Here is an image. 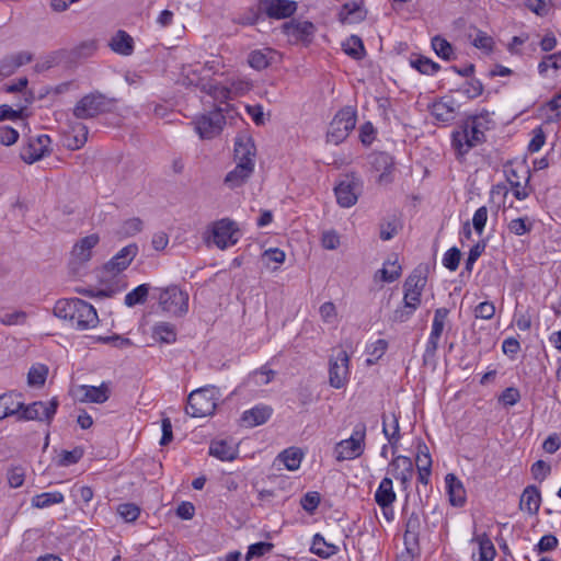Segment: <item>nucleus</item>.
<instances>
[{
    "instance_id": "13",
    "label": "nucleus",
    "mask_w": 561,
    "mask_h": 561,
    "mask_svg": "<svg viewBox=\"0 0 561 561\" xmlns=\"http://www.w3.org/2000/svg\"><path fill=\"white\" fill-rule=\"evenodd\" d=\"M57 410V402L50 400L47 402L36 401L28 405L23 403L21 419L24 421H49L54 417Z\"/></svg>"
},
{
    "instance_id": "1",
    "label": "nucleus",
    "mask_w": 561,
    "mask_h": 561,
    "mask_svg": "<svg viewBox=\"0 0 561 561\" xmlns=\"http://www.w3.org/2000/svg\"><path fill=\"white\" fill-rule=\"evenodd\" d=\"M54 314L68 320L78 330H89L99 323L95 308L79 298L60 299L54 307Z\"/></svg>"
},
{
    "instance_id": "50",
    "label": "nucleus",
    "mask_w": 561,
    "mask_h": 561,
    "mask_svg": "<svg viewBox=\"0 0 561 561\" xmlns=\"http://www.w3.org/2000/svg\"><path fill=\"white\" fill-rule=\"evenodd\" d=\"M549 68L554 70L561 69V51L547 55L538 64V72L540 76H546Z\"/></svg>"
},
{
    "instance_id": "44",
    "label": "nucleus",
    "mask_w": 561,
    "mask_h": 561,
    "mask_svg": "<svg viewBox=\"0 0 561 561\" xmlns=\"http://www.w3.org/2000/svg\"><path fill=\"white\" fill-rule=\"evenodd\" d=\"M150 289L149 284H141L129 291L124 299V302L127 307H134L136 305L144 304L148 297Z\"/></svg>"
},
{
    "instance_id": "48",
    "label": "nucleus",
    "mask_w": 561,
    "mask_h": 561,
    "mask_svg": "<svg viewBox=\"0 0 561 561\" xmlns=\"http://www.w3.org/2000/svg\"><path fill=\"white\" fill-rule=\"evenodd\" d=\"M401 275V266L397 262H387L383 267L379 270L376 276H379L382 282L392 283Z\"/></svg>"
},
{
    "instance_id": "37",
    "label": "nucleus",
    "mask_w": 561,
    "mask_h": 561,
    "mask_svg": "<svg viewBox=\"0 0 561 561\" xmlns=\"http://www.w3.org/2000/svg\"><path fill=\"white\" fill-rule=\"evenodd\" d=\"M152 336L162 343H173L176 340L175 327L169 322H159L152 329Z\"/></svg>"
},
{
    "instance_id": "58",
    "label": "nucleus",
    "mask_w": 561,
    "mask_h": 561,
    "mask_svg": "<svg viewBox=\"0 0 561 561\" xmlns=\"http://www.w3.org/2000/svg\"><path fill=\"white\" fill-rule=\"evenodd\" d=\"M460 256H461V253L459 251V249L457 248H451L449 249L445 254H444V257H443V265L448 268L449 271H456L459 266V261H460Z\"/></svg>"
},
{
    "instance_id": "5",
    "label": "nucleus",
    "mask_w": 561,
    "mask_h": 561,
    "mask_svg": "<svg viewBox=\"0 0 561 561\" xmlns=\"http://www.w3.org/2000/svg\"><path fill=\"white\" fill-rule=\"evenodd\" d=\"M161 309L173 316H183L188 311V294L172 285L163 288L159 295Z\"/></svg>"
},
{
    "instance_id": "31",
    "label": "nucleus",
    "mask_w": 561,
    "mask_h": 561,
    "mask_svg": "<svg viewBox=\"0 0 561 561\" xmlns=\"http://www.w3.org/2000/svg\"><path fill=\"white\" fill-rule=\"evenodd\" d=\"M540 492L535 485H528L522 493L519 508L534 515L540 507Z\"/></svg>"
},
{
    "instance_id": "63",
    "label": "nucleus",
    "mask_w": 561,
    "mask_h": 561,
    "mask_svg": "<svg viewBox=\"0 0 561 561\" xmlns=\"http://www.w3.org/2000/svg\"><path fill=\"white\" fill-rule=\"evenodd\" d=\"M142 229V221L139 218H130L121 227V234L130 237L135 236L136 233L140 232Z\"/></svg>"
},
{
    "instance_id": "62",
    "label": "nucleus",
    "mask_w": 561,
    "mask_h": 561,
    "mask_svg": "<svg viewBox=\"0 0 561 561\" xmlns=\"http://www.w3.org/2000/svg\"><path fill=\"white\" fill-rule=\"evenodd\" d=\"M7 477L11 488H20L24 482L25 470L22 467H13L9 469Z\"/></svg>"
},
{
    "instance_id": "33",
    "label": "nucleus",
    "mask_w": 561,
    "mask_h": 561,
    "mask_svg": "<svg viewBox=\"0 0 561 561\" xmlns=\"http://www.w3.org/2000/svg\"><path fill=\"white\" fill-rule=\"evenodd\" d=\"M254 168L249 167V163H238L233 170H231L225 178V183L231 187L241 186L253 173Z\"/></svg>"
},
{
    "instance_id": "64",
    "label": "nucleus",
    "mask_w": 561,
    "mask_h": 561,
    "mask_svg": "<svg viewBox=\"0 0 561 561\" xmlns=\"http://www.w3.org/2000/svg\"><path fill=\"white\" fill-rule=\"evenodd\" d=\"M495 313V306L491 301L480 302L474 309L476 318L490 320Z\"/></svg>"
},
{
    "instance_id": "61",
    "label": "nucleus",
    "mask_w": 561,
    "mask_h": 561,
    "mask_svg": "<svg viewBox=\"0 0 561 561\" xmlns=\"http://www.w3.org/2000/svg\"><path fill=\"white\" fill-rule=\"evenodd\" d=\"M98 49V43L94 39L82 42L75 48V54L79 58H88Z\"/></svg>"
},
{
    "instance_id": "23",
    "label": "nucleus",
    "mask_w": 561,
    "mask_h": 561,
    "mask_svg": "<svg viewBox=\"0 0 561 561\" xmlns=\"http://www.w3.org/2000/svg\"><path fill=\"white\" fill-rule=\"evenodd\" d=\"M284 32L296 41H309L316 31L314 25L309 21H290L283 25Z\"/></svg>"
},
{
    "instance_id": "18",
    "label": "nucleus",
    "mask_w": 561,
    "mask_h": 561,
    "mask_svg": "<svg viewBox=\"0 0 561 561\" xmlns=\"http://www.w3.org/2000/svg\"><path fill=\"white\" fill-rule=\"evenodd\" d=\"M32 60L33 54L27 50H21L4 56L0 60V76L2 80L12 76L20 67L30 64Z\"/></svg>"
},
{
    "instance_id": "30",
    "label": "nucleus",
    "mask_w": 561,
    "mask_h": 561,
    "mask_svg": "<svg viewBox=\"0 0 561 561\" xmlns=\"http://www.w3.org/2000/svg\"><path fill=\"white\" fill-rule=\"evenodd\" d=\"M394 500L396 493L393 491L392 480L390 478H383L375 492V501L383 510L385 515H387L386 510L391 506Z\"/></svg>"
},
{
    "instance_id": "34",
    "label": "nucleus",
    "mask_w": 561,
    "mask_h": 561,
    "mask_svg": "<svg viewBox=\"0 0 561 561\" xmlns=\"http://www.w3.org/2000/svg\"><path fill=\"white\" fill-rule=\"evenodd\" d=\"M34 101L33 92L24 93V102L18 104V108L14 110L10 105L3 104L0 105V122L5 119L15 121L22 118L23 112L26 110L27 105L32 104Z\"/></svg>"
},
{
    "instance_id": "15",
    "label": "nucleus",
    "mask_w": 561,
    "mask_h": 561,
    "mask_svg": "<svg viewBox=\"0 0 561 561\" xmlns=\"http://www.w3.org/2000/svg\"><path fill=\"white\" fill-rule=\"evenodd\" d=\"M137 253L138 247L135 243L124 247L104 265V272L111 277L116 276L130 265Z\"/></svg>"
},
{
    "instance_id": "55",
    "label": "nucleus",
    "mask_w": 561,
    "mask_h": 561,
    "mask_svg": "<svg viewBox=\"0 0 561 561\" xmlns=\"http://www.w3.org/2000/svg\"><path fill=\"white\" fill-rule=\"evenodd\" d=\"M374 164L376 167H383V172L379 175V182L386 181L393 165L392 158L387 153L380 152L375 156Z\"/></svg>"
},
{
    "instance_id": "21",
    "label": "nucleus",
    "mask_w": 561,
    "mask_h": 561,
    "mask_svg": "<svg viewBox=\"0 0 561 561\" xmlns=\"http://www.w3.org/2000/svg\"><path fill=\"white\" fill-rule=\"evenodd\" d=\"M255 146L253 140L248 136H239L234 141V158L238 163H249L254 168Z\"/></svg>"
},
{
    "instance_id": "57",
    "label": "nucleus",
    "mask_w": 561,
    "mask_h": 561,
    "mask_svg": "<svg viewBox=\"0 0 561 561\" xmlns=\"http://www.w3.org/2000/svg\"><path fill=\"white\" fill-rule=\"evenodd\" d=\"M520 399V392L515 387L506 388L499 397V402L504 407L516 404Z\"/></svg>"
},
{
    "instance_id": "46",
    "label": "nucleus",
    "mask_w": 561,
    "mask_h": 561,
    "mask_svg": "<svg viewBox=\"0 0 561 561\" xmlns=\"http://www.w3.org/2000/svg\"><path fill=\"white\" fill-rule=\"evenodd\" d=\"M471 124H473L484 135L486 130L494 128L495 123L492 118V113L483 110L479 114L468 117Z\"/></svg>"
},
{
    "instance_id": "35",
    "label": "nucleus",
    "mask_w": 561,
    "mask_h": 561,
    "mask_svg": "<svg viewBox=\"0 0 561 561\" xmlns=\"http://www.w3.org/2000/svg\"><path fill=\"white\" fill-rule=\"evenodd\" d=\"M70 133L71 136L67 138V147L71 150L82 148L88 140V127L80 122H76L70 125Z\"/></svg>"
},
{
    "instance_id": "53",
    "label": "nucleus",
    "mask_w": 561,
    "mask_h": 561,
    "mask_svg": "<svg viewBox=\"0 0 561 561\" xmlns=\"http://www.w3.org/2000/svg\"><path fill=\"white\" fill-rule=\"evenodd\" d=\"M117 514L127 523L135 522L139 514L140 508L134 503H123L117 506Z\"/></svg>"
},
{
    "instance_id": "36",
    "label": "nucleus",
    "mask_w": 561,
    "mask_h": 561,
    "mask_svg": "<svg viewBox=\"0 0 561 561\" xmlns=\"http://www.w3.org/2000/svg\"><path fill=\"white\" fill-rule=\"evenodd\" d=\"M302 453L300 449L290 447L282 451L275 461L283 463L289 471H295L300 467Z\"/></svg>"
},
{
    "instance_id": "49",
    "label": "nucleus",
    "mask_w": 561,
    "mask_h": 561,
    "mask_svg": "<svg viewBox=\"0 0 561 561\" xmlns=\"http://www.w3.org/2000/svg\"><path fill=\"white\" fill-rule=\"evenodd\" d=\"M448 314H449V310L447 308L443 307V308H437L435 310L434 319H433V323H432V330H431L430 335H433L435 337L442 336Z\"/></svg>"
},
{
    "instance_id": "45",
    "label": "nucleus",
    "mask_w": 561,
    "mask_h": 561,
    "mask_svg": "<svg viewBox=\"0 0 561 561\" xmlns=\"http://www.w3.org/2000/svg\"><path fill=\"white\" fill-rule=\"evenodd\" d=\"M412 68L416 69L423 75H434L438 71L439 65L434 62L432 59L424 56H416L410 59Z\"/></svg>"
},
{
    "instance_id": "59",
    "label": "nucleus",
    "mask_w": 561,
    "mask_h": 561,
    "mask_svg": "<svg viewBox=\"0 0 561 561\" xmlns=\"http://www.w3.org/2000/svg\"><path fill=\"white\" fill-rule=\"evenodd\" d=\"M209 94L214 98V100L220 101V102L233 99L232 89H230L228 85H222V84L210 85Z\"/></svg>"
},
{
    "instance_id": "39",
    "label": "nucleus",
    "mask_w": 561,
    "mask_h": 561,
    "mask_svg": "<svg viewBox=\"0 0 561 561\" xmlns=\"http://www.w3.org/2000/svg\"><path fill=\"white\" fill-rule=\"evenodd\" d=\"M64 500V494L58 491L45 492L33 496L32 505L36 508H46L54 504H60Z\"/></svg>"
},
{
    "instance_id": "32",
    "label": "nucleus",
    "mask_w": 561,
    "mask_h": 561,
    "mask_svg": "<svg viewBox=\"0 0 561 561\" xmlns=\"http://www.w3.org/2000/svg\"><path fill=\"white\" fill-rule=\"evenodd\" d=\"M431 113L439 122H451L456 116V104L453 100L442 99L432 104Z\"/></svg>"
},
{
    "instance_id": "52",
    "label": "nucleus",
    "mask_w": 561,
    "mask_h": 561,
    "mask_svg": "<svg viewBox=\"0 0 561 561\" xmlns=\"http://www.w3.org/2000/svg\"><path fill=\"white\" fill-rule=\"evenodd\" d=\"M387 347H388V343L386 340H382V339H379V340L375 341L374 343H371L367 347V353L370 357L367 358L366 363L368 365H374L385 354Z\"/></svg>"
},
{
    "instance_id": "51",
    "label": "nucleus",
    "mask_w": 561,
    "mask_h": 561,
    "mask_svg": "<svg viewBox=\"0 0 561 561\" xmlns=\"http://www.w3.org/2000/svg\"><path fill=\"white\" fill-rule=\"evenodd\" d=\"M432 47L437 56L442 57L443 59L449 60L454 55L451 45L440 36L433 37Z\"/></svg>"
},
{
    "instance_id": "19",
    "label": "nucleus",
    "mask_w": 561,
    "mask_h": 561,
    "mask_svg": "<svg viewBox=\"0 0 561 561\" xmlns=\"http://www.w3.org/2000/svg\"><path fill=\"white\" fill-rule=\"evenodd\" d=\"M358 181L354 178L343 180L335 187V196L340 206L351 207L356 204L358 198Z\"/></svg>"
},
{
    "instance_id": "6",
    "label": "nucleus",
    "mask_w": 561,
    "mask_h": 561,
    "mask_svg": "<svg viewBox=\"0 0 561 561\" xmlns=\"http://www.w3.org/2000/svg\"><path fill=\"white\" fill-rule=\"evenodd\" d=\"M485 141V135L481 133L467 118L460 130L453 133V147L460 156H465L473 147Z\"/></svg>"
},
{
    "instance_id": "41",
    "label": "nucleus",
    "mask_w": 561,
    "mask_h": 561,
    "mask_svg": "<svg viewBox=\"0 0 561 561\" xmlns=\"http://www.w3.org/2000/svg\"><path fill=\"white\" fill-rule=\"evenodd\" d=\"M533 227L534 222L527 216L511 219L506 225L507 231L517 237L529 233Z\"/></svg>"
},
{
    "instance_id": "27",
    "label": "nucleus",
    "mask_w": 561,
    "mask_h": 561,
    "mask_svg": "<svg viewBox=\"0 0 561 561\" xmlns=\"http://www.w3.org/2000/svg\"><path fill=\"white\" fill-rule=\"evenodd\" d=\"M365 18L366 10L355 1L346 2L339 12V20L343 24L359 23Z\"/></svg>"
},
{
    "instance_id": "28",
    "label": "nucleus",
    "mask_w": 561,
    "mask_h": 561,
    "mask_svg": "<svg viewBox=\"0 0 561 561\" xmlns=\"http://www.w3.org/2000/svg\"><path fill=\"white\" fill-rule=\"evenodd\" d=\"M391 471L397 480H400L402 484H408L413 477V463L410 458L404 456H398L391 463Z\"/></svg>"
},
{
    "instance_id": "43",
    "label": "nucleus",
    "mask_w": 561,
    "mask_h": 561,
    "mask_svg": "<svg viewBox=\"0 0 561 561\" xmlns=\"http://www.w3.org/2000/svg\"><path fill=\"white\" fill-rule=\"evenodd\" d=\"M343 50L357 60L362 59L365 54L363 41L356 35H352L343 43Z\"/></svg>"
},
{
    "instance_id": "47",
    "label": "nucleus",
    "mask_w": 561,
    "mask_h": 561,
    "mask_svg": "<svg viewBox=\"0 0 561 561\" xmlns=\"http://www.w3.org/2000/svg\"><path fill=\"white\" fill-rule=\"evenodd\" d=\"M84 450L82 447H75L72 450H62L59 454L57 466L69 467L77 463L83 457Z\"/></svg>"
},
{
    "instance_id": "16",
    "label": "nucleus",
    "mask_w": 561,
    "mask_h": 561,
    "mask_svg": "<svg viewBox=\"0 0 561 561\" xmlns=\"http://www.w3.org/2000/svg\"><path fill=\"white\" fill-rule=\"evenodd\" d=\"M261 10L270 18L286 19L295 13L297 4L289 0H261Z\"/></svg>"
},
{
    "instance_id": "22",
    "label": "nucleus",
    "mask_w": 561,
    "mask_h": 561,
    "mask_svg": "<svg viewBox=\"0 0 561 561\" xmlns=\"http://www.w3.org/2000/svg\"><path fill=\"white\" fill-rule=\"evenodd\" d=\"M209 455L222 461H231L238 456V443L233 439L213 440L209 446Z\"/></svg>"
},
{
    "instance_id": "9",
    "label": "nucleus",
    "mask_w": 561,
    "mask_h": 561,
    "mask_svg": "<svg viewBox=\"0 0 561 561\" xmlns=\"http://www.w3.org/2000/svg\"><path fill=\"white\" fill-rule=\"evenodd\" d=\"M50 137L45 134L30 137L21 149L22 160L28 164L41 160L50 153Z\"/></svg>"
},
{
    "instance_id": "11",
    "label": "nucleus",
    "mask_w": 561,
    "mask_h": 561,
    "mask_svg": "<svg viewBox=\"0 0 561 561\" xmlns=\"http://www.w3.org/2000/svg\"><path fill=\"white\" fill-rule=\"evenodd\" d=\"M427 277L421 270H414L404 282L403 302L408 307L417 308L421 304V295L426 285Z\"/></svg>"
},
{
    "instance_id": "26",
    "label": "nucleus",
    "mask_w": 561,
    "mask_h": 561,
    "mask_svg": "<svg viewBox=\"0 0 561 561\" xmlns=\"http://www.w3.org/2000/svg\"><path fill=\"white\" fill-rule=\"evenodd\" d=\"M98 234L92 233L82 238L72 249V256L80 263L88 262L92 256V249L99 243Z\"/></svg>"
},
{
    "instance_id": "56",
    "label": "nucleus",
    "mask_w": 561,
    "mask_h": 561,
    "mask_svg": "<svg viewBox=\"0 0 561 561\" xmlns=\"http://www.w3.org/2000/svg\"><path fill=\"white\" fill-rule=\"evenodd\" d=\"M471 37V44L479 48L483 49L485 51L492 50L493 47V38L489 36L486 33L477 31L474 35H470Z\"/></svg>"
},
{
    "instance_id": "12",
    "label": "nucleus",
    "mask_w": 561,
    "mask_h": 561,
    "mask_svg": "<svg viewBox=\"0 0 561 561\" xmlns=\"http://www.w3.org/2000/svg\"><path fill=\"white\" fill-rule=\"evenodd\" d=\"M237 232L233 221L221 219L213 226L211 240L219 249L225 250L238 242Z\"/></svg>"
},
{
    "instance_id": "42",
    "label": "nucleus",
    "mask_w": 561,
    "mask_h": 561,
    "mask_svg": "<svg viewBox=\"0 0 561 561\" xmlns=\"http://www.w3.org/2000/svg\"><path fill=\"white\" fill-rule=\"evenodd\" d=\"M48 375V368L44 364H34L27 373V383L31 387L44 386Z\"/></svg>"
},
{
    "instance_id": "3",
    "label": "nucleus",
    "mask_w": 561,
    "mask_h": 561,
    "mask_svg": "<svg viewBox=\"0 0 561 561\" xmlns=\"http://www.w3.org/2000/svg\"><path fill=\"white\" fill-rule=\"evenodd\" d=\"M115 105L116 99L95 91L82 96L76 103L72 114L77 119H90L101 114L112 112Z\"/></svg>"
},
{
    "instance_id": "54",
    "label": "nucleus",
    "mask_w": 561,
    "mask_h": 561,
    "mask_svg": "<svg viewBox=\"0 0 561 561\" xmlns=\"http://www.w3.org/2000/svg\"><path fill=\"white\" fill-rule=\"evenodd\" d=\"M516 175L515 169H510L506 171V179L510 182L511 186L513 187V194L518 201H523L529 196V191L526 188V186H522L519 181L513 180L512 176Z\"/></svg>"
},
{
    "instance_id": "38",
    "label": "nucleus",
    "mask_w": 561,
    "mask_h": 561,
    "mask_svg": "<svg viewBox=\"0 0 561 561\" xmlns=\"http://www.w3.org/2000/svg\"><path fill=\"white\" fill-rule=\"evenodd\" d=\"M339 548L335 545L327 542L319 534L314 535L311 546L312 553L327 559L335 554Z\"/></svg>"
},
{
    "instance_id": "29",
    "label": "nucleus",
    "mask_w": 561,
    "mask_h": 561,
    "mask_svg": "<svg viewBox=\"0 0 561 561\" xmlns=\"http://www.w3.org/2000/svg\"><path fill=\"white\" fill-rule=\"evenodd\" d=\"M108 45L114 53L122 56H130L134 53V38L123 30L112 36Z\"/></svg>"
},
{
    "instance_id": "10",
    "label": "nucleus",
    "mask_w": 561,
    "mask_h": 561,
    "mask_svg": "<svg viewBox=\"0 0 561 561\" xmlns=\"http://www.w3.org/2000/svg\"><path fill=\"white\" fill-rule=\"evenodd\" d=\"M225 124V116L220 108L202 115L194 121L195 131L203 139H210L218 135Z\"/></svg>"
},
{
    "instance_id": "14",
    "label": "nucleus",
    "mask_w": 561,
    "mask_h": 561,
    "mask_svg": "<svg viewBox=\"0 0 561 561\" xmlns=\"http://www.w3.org/2000/svg\"><path fill=\"white\" fill-rule=\"evenodd\" d=\"M71 394L80 402L103 403L108 399L110 388L104 382L98 387L79 385L72 387Z\"/></svg>"
},
{
    "instance_id": "7",
    "label": "nucleus",
    "mask_w": 561,
    "mask_h": 561,
    "mask_svg": "<svg viewBox=\"0 0 561 561\" xmlns=\"http://www.w3.org/2000/svg\"><path fill=\"white\" fill-rule=\"evenodd\" d=\"M365 426H356L350 438L343 439L334 448L335 459L337 461L351 460L359 457L364 451Z\"/></svg>"
},
{
    "instance_id": "24",
    "label": "nucleus",
    "mask_w": 561,
    "mask_h": 561,
    "mask_svg": "<svg viewBox=\"0 0 561 561\" xmlns=\"http://www.w3.org/2000/svg\"><path fill=\"white\" fill-rule=\"evenodd\" d=\"M277 58V53L272 48L252 50L248 56V64L255 70H263L271 66Z\"/></svg>"
},
{
    "instance_id": "8",
    "label": "nucleus",
    "mask_w": 561,
    "mask_h": 561,
    "mask_svg": "<svg viewBox=\"0 0 561 561\" xmlns=\"http://www.w3.org/2000/svg\"><path fill=\"white\" fill-rule=\"evenodd\" d=\"M350 356L344 350H339L329 359V382L335 389L346 386L350 380Z\"/></svg>"
},
{
    "instance_id": "25",
    "label": "nucleus",
    "mask_w": 561,
    "mask_h": 561,
    "mask_svg": "<svg viewBox=\"0 0 561 561\" xmlns=\"http://www.w3.org/2000/svg\"><path fill=\"white\" fill-rule=\"evenodd\" d=\"M445 482L450 504L462 506L466 502V491L462 482L454 473H448L445 477Z\"/></svg>"
},
{
    "instance_id": "2",
    "label": "nucleus",
    "mask_w": 561,
    "mask_h": 561,
    "mask_svg": "<svg viewBox=\"0 0 561 561\" xmlns=\"http://www.w3.org/2000/svg\"><path fill=\"white\" fill-rule=\"evenodd\" d=\"M219 400V390L214 386L196 389L187 398L186 413L192 417L211 416Z\"/></svg>"
},
{
    "instance_id": "60",
    "label": "nucleus",
    "mask_w": 561,
    "mask_h": 561,
    "mask_svg": "<svg viewBox=\"0 0 561 561\" xmlns=\"http://www.w3.org/2000/svg\"><path fill=\"white\" fill-rule=\"evenodd\" d=\"M399 423H382V433L387 437L389 444L396 447L400 439Z\"/></svg>"
},
{
    "instance_id": "4",
    "label": "nucleus",
    "mask_w": 561,
    "mask_h": 561,
    "mask_svg": "<svg viewBox=\"0 0 561 561\" xmlns=\"http://www.w3.org/2000/svg\"><path fill=\"white\" fill-rule=\"evenodd\" d=\"M356 125V111L352 106L341 108L330 123L328 142L339 145L344 141Z\"/></svg>"
},
{
    "instance_id": "20",
    "label": "nucleus",
    "mask_w": 561,
    "mask_h": 561,
    "mask_svg": "<svg viewBox=\"0 0 561 561\" xmlns=\"http://www.w3.org/2000/svg\"><path fill=\"white\" fill-rule=\"evenodd\" d=\"M23 408L22 394L10 391L0 396V421L7 417L21 419Z\"/></svg>"
},
{
    "instance_id": "40",
    "label": "nucleus",
    "mask_w": 561,
    "mask_h": 561,
    "mask_svg": "<svg viewBox=\"0 0 561 561\" xmlns=\"http://www.w3.org/2000/svg\"><path fill=\"white\" fill-rule=\"evenodd\" d=\"M273 415V409L264 403L256 404L243 412L241 421H267Z\"/></svg>"
},
{
    "instance_id": "17",
    "label": "nucleus",
    "mask_w": 561,
    "mask_h": 561,
    "mask_svg": "<svg viewBox=\"0 0 561 561\" xmlns=\"http://www.w3.org/2000/svg\"><path fill=\"white\" fill-rule=\"evenodd\" d=\"M422 529V515L417 511H413L407 518L404 531V545L409 552L419 548L420 535Z\"/></svg>"
}]
</instances>
